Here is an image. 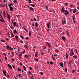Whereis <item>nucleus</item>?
Returning a JSON list of instances; mask_svg holds the SVG:
<instances>
[{
    "instance_id": "nucleus-9",
    "label": "nucleus",
    "mask_w": 79,
    "mask_h": 79,
    "mask_svg": "<svg viewBox=\"0 0 79 79\" xmlns=\"http://www.w3.org/2000/svg\"><path fill=\"white\" fill-rule=\"evenodd\" d=\"M9 8H10V11H13V7H9Z\"/></svg>"
},
{
    "instance_id": "nucleus-57",
    "label": "nucleus",
    "mask_w": 79,
    "mask_h": 79,
    "mask_svg": "<svg viewBox=\"0 0 79 79\" xmlns=\"http://www.w3.org/2000/svg\"><path fill=\"white\" fill-rule=\"evenodd\" d=\"M71 54L73 55H74V52H71Z\"/></svg>"
},
{
    "instance_id": "nucleus-6",
    "label": "nucleus",
    "mask_w": 79,
    "mask_h": 79,
    "mask_svg": "<svg viewBox=\"0 0 79 79\" xmlns=\"http://www.w3.org/2000/svg\"><path fill=\"white\" fill-rule=\"evenodd\" d=\"M2 72L3 73L4 75L5 76H6V71L5 70L4 71V70H3Z\"/></svg>"
},
{
    "instance_id": "nucleus-39",
    "label": "nucleus",
    "mask_w": 79,
    "mask_h": 79,
    "mask_svg": "<svg viewBox=\"0 0 79 79\" xmlns=\"http://www.w3.org/2000/svg\"><path fill=\"white\" fill-rule=\"evenodd\" d=\"M40 73L41 75L42 76V75H43V72H40Z\"/></svg>"
},
{
    "instance_id": "nucleus-55",
    "label": "nucleus",
    "mask_w": 79,
    "mask_h": 79,
    "mask_svg": "<svg viewBox=\"0 0 79 79\" xmlns=\"http://www.w3.org/2000/svg\"><path fill=\"white\" fill-rule=\"evenodd\" d=\"M34 21H37V20L35 19V18H34Z\"/></svg>"
},
{
    "instance_id": "nucleus-26",
    "label": "nucleus",
    "mask_w": 79,
    "mask_h": 79,
    "mask_svg": "<svg viewBox=\"0 0 79 79\" xmlns=\"http://www.w3.org/2000/svg\"><path fill=\"white\" fill-rule=\"evenodd\" d=\"M55 52H57V53H58L59 50L58 49H55Z\"/></svg>"
},
{
    "instance_id": "nucleus-31",
    "label": "nucleus",
    "mask_w": 79,
    "mask_h": 79,
    "mask_svg": "<svg viewBox=\"0 0 79 79\" xmlns=\"http://www.w3.org/2000/svg\"><path fill=\"white\" fill-rule=\"evenodd\" d=\"M31 32L29 31V36L31 37Z\"/></svg>"
},
{
    "instance_id": "nucleus-52",
    "label": "nucleus",
    "mask_w": 79,
    "mask_h": 79,
    "mask_svg": "<svg viewBox=\"0 0 79 79\" xmlns=\"http://www.w3.org/2000/svg\"><path fill=\"white\" fill-rule=\"evenodd\" d=\"M15 26L16 27H19V26H18V25H16H16H15Z\"/></svg>"
},
{
    "instance_id": "nucleus-21",
    "label": "nucleus",
    "mask_w": 79,
    "mask_h": 79,
    "mask_svg": "<svg viewBox=\"0 0 79 79\" xmlns=\"http://www.w3.org/2000/svg\"><path fill=\"white\" fill-rule=\"evenodd\" d=\"M48 47L49 48H50V47H51V46H52V45H50V43H48Z\"/></svg>"
},
{
    "instance_id": "nucleus-10",
    "label": "nucleus",
    "mask_w": 79,
    "mask_h": 79,
    "mask_svg": "<svg viewBox=\"0 0 79 79\" xmlns=\"http://www.w3.org/2000/svg\"><path fill=\"white\" fill-rule=\"evenodd\" d=\"M61 38L64 41H65V37L62 36L61 37Z\"/></svg>"
},
{
    "instance_id": "nucleus-33",
    "label": "nucleus",
    "mask_w": 79,
    "mask_h": 79,
    "mask_svg": "<svg viewBox=\"0 0 79 79\" xmlns=\"http://www.w3.org/2000/svg\"><path fill=\"white\" fill-rule=\"evenodd\" d=\"M1 41L2 42H5V40H1Z\"/></svg>"
},
{
    "instance_id": "nucleus-17",
    "label": "nucleus",
    "mask_w": 79,
    "mask_h": 79,
    "mask_svg": "<svg viewBox=\"0 0 79 79\" xmlns=\"http://www.w3.org/2000/svg\"><path fill=\"white\" fill-rule=\"evenodd\" d=\"M24 57L27 58H29V56L27 55H25Z\"/></svg>"
},
{
    "instance_id": "nucleus-51",
    "label": "nucleus",
    "mask_w": 79,
    "mask_h": 79,
    "mask_svg": "<svg viewBox=\"0 0 79 79\" xmlns=\"http://www.w3.org/2000/svg\"><path fill=\"white\" fill-rule=\"evenodd\" d=\"M3 15H4V16H5V11H4L3 12Z\"/></svg>"
},
{
    "instance_id": "nucleus-53",
    "label": "nucleus",
    "mask_w": 79,
    "mask_h": 79,
    "mask_svg": "<svg viewBox=\"0 0 79 79\" xmlns=\"http://www.w3.org/2000/svg\"><path fill=\"white\" fill-rule=\"evenodd\" d=\"M49 30H50V29L48 28L47 30V32H48V31H49Z\"/></svg>"
},
{
    "instance_id": "nucleus-24",
    "label": "nucleus",
    "mask_w": 79,
    "mask_h": 79,
    "mask_svg": "<svg viewBox=\"0 0 79 79\" xmlns=\"http://www.w3.org/2000/svg\"><path fill=\"white\" fill-rule=\"evenodd\" d=\"M17 71H21V69H20L19 67L18 68Z\"/></svg>"
},
{
    "instance_id": "nucleus-30",
    "label": "nucleus",
    "mask_w": 79,
    "mask_h": 79,
    "mask_svg": "<svg viewBox=\"0 0 79 79\" xmlns=\"http://www.w3.org/2000/svg\"><path fill=\"white\" fill-rule=\"evenodd\" d=\"M0 18H2V21H3V17H2V15H1V14H0Z\"/></svg>"
},
{
    "instance_id": "nucleus-7",
    "label": "nucleus",
    "mask_w": 79,
    "mask_h": 79,
    "mask_svg": "<svg viewBox=\"0 0 79 79\" xmlns=\"http://www.w3.org/2000/svg\"><path fill=\"white\" fill-rule=\"evenodd\" d=\"M7 66H8V67H9V68L10 69H12L13 68H12V67H11V66L10 65V64H8Z\"/></svg>"
},
{
    "instance_id": "nucleus-11",
    "label": "nucleus",
    "mask_w": 79,
    "mask_h": 79,
    "mask_svg": "<svg viewBox=\"0 0 79 79\" xmlns=\"http://www.w3.org/2000/svg\"><path fill=\"white\" fill-rule=\"evenodd\" d=\"M72 18H73V21H74L75 18H76V17H75V15H73L72 16Z\"/></svg>"
},
{
    "instance_id": "nucleus-46",
    "label": "nucleus",
    "mask_w": 79,
    "mask_h": 79,
    "mask_svg": "<svg viewBox=\"0 0 79 79\" xmlns=\"http://www.w3.org/2000/svg\"><path fill=\"white\" fill-rule=\"evenodd\" d=\"M20 42H21L22 44H23V41L22 40H21L20 41Z\"/></svg>"
},
{
    "instance_id": "nucleus-49",
    "label": "nucleus",
    "mask_w": 79,
    "mask_h": 79,
    "mask_svg": "<svg viewBox=\"0 0 79 79\" xmlns=\"http://www.w3.org/2000/svg\"><path fill=\"white\" fill-rule=\"evenodd\" d=\"M28 73H29V74H31V72L30 71H28Z\"/></svg>"
},
{
    "instance_id": "nucleus-47",
    "label": "nucleus",
    "mask_w": 79,
    "mask_h": 79,
    "mask_svg": "<svg viewBox=\"0 0 79 79\" xmlns=\"http://www.w3.org/2000/svg\"><path fill=\"white\" fill-rule=\"evenodd\" d=\"M11 53H12V55H13V56H14V52H11Z\"/></svg>"
},
{
    "instance_id": "nucleus-45",
    "label": "nucleus",
    "mask_w": 79,
    "mask_h": 79,
    "mask_svg": "<svg viewBox=\"0 0 79 79\" xmlns=\"http://www.w3.org/2000/svg\"><path fill=\"white\" fill-rule=\"evenodd\" d=\"M53 62H50V64H53Z\"/></svg>"
},
{
    "instance_id": "nucleus-64",
    "label": "nucleus",
    "mask_w": 79,
    "mask_h": 79,
    "mask_svg": "<svg viewBox=\"0 0 79 79\" xmlns=\"http://www.w3.org/2000/svg\"><path fill=\"white\" fill-rule=\"evenodd\" d=\"M77 5H79V1L77 2Z\"/></svg>"
},
{
    "instance_id": "nucleus-54",
    "label": "nucleus",
    "mask_w": 79,
    "mask_h": 79,
    "mask_svg": "<svg viewBox=\"0 0 79 79\" xmlns=\"http://www.w3.org/2000/svg\"><path fill=\"white\" fill-rule=\"evenodd\" d=\"M32 68L31 67H29V69L30 70H31L32 69Z\"/></svg>"
},
{
    "instance_id": "nucleus-20",
    "label": "nucleus",
    "mask_w": 79,
    "mask_h": 79,
    "mask_svg": "<svg viewBox=\"0 0 79 79\" xmlns=\"http://www.w3.org/2000/svg\"><path fill=\"white\" fill-rule=\"evenodd\" d=\"M23 69H24V71H26V67L24 66H23Z\"/></svg>"
},
{
    "instance_id": "nucleus-13",
    "label": "nucleus",
    "mask_w": 79,
    "mask_h": 79,
    "mask_svg": "<svg viewBox=\"0 0 79 79\" xmlns=\"http://www.w3.org/2000/svg\"><path fill=\"white\" fill-rule=\"evenodd\" d=\"M62 24L63 26H64V24H66V22H65V21L64 20V21H63L62 22Z\"/></svg>"
},
{
    "instance_id": "nucleus-19",
    "label": "nucleus",
    "mask_w": 79,
    "mask_h": 79,
    "mask_svg": "<svg viewBox=\"0 0 79 79\" xmlns=\"http://www.w3.org/2000/svg\"><path fill=\"white\" fill-rule=\"evenodd\" d=\"M23 47L27 49V48H28V45H26L25 46H24Z\"/></svg>"
},
{
    "instance_id": "nucleus-43",
    "label": "nucleus",
    "mask_w": 79,
    "mask_h": 79,
    "mask_svg": "<svg viewBox=\"0 0 79 79\" xmlns=\"http://www.w3.org/2000/svg\"><path fill=\"white\" fill-rule=\"evenodd\" d=\"M15 2H17V1L16 0H14L13 1V2L15 3Z\"/></svg>"
},
{
    "instance_id": "nucleus-2",
    "label": "nucleus",
    "mask_w": 79,
    "mask_h": 79,
    "mask_svg": "<svg viewBox=\"0 0 79 79\" xmlns=\"http://www.w3.org/2000/svg\"><path fill=\"white\" fill-rule=\"evenodd\" d=\"M73 13H76V12H77H77L76 13V14H78V13H79V11L77 10H76V9L75 8L74 9H73Z\"/></svg>"
},
{
    "instance_id": "nucleus-22",
    "label": "nucleus",
    "mask_w": 79,
    "mask_h": 79,
    "mask_svg": "<svg viewBox=\"0 0 79 79\" xmlns=\"http://www.w3.org/2000/svg\"><path fill=\"white\" fill-rule=\"evenodd\" d=\"M7 47H6V48L7 49H8V50H9V48H10V46H9V45H7Z\"/></svg>"
},
{
    "instance_id": "nucleus-38",
    "label": "nucleus",
    "mask_w": 79,
    "mask_h": 79,
    "mask_svg": "<svg viewBox=\"0 0 79 79\" xmlns=\"http://www.w3.org/2000/svg\"><path fill=\"white\" fill-rule=\"evenodd\" d=\"M74 73H75V71L73 70H72V74H74Z\"/></svg>"
},
{
    "instance_id": "nucleus-18",
    "label": "nucleus",
    "mask_w": 79,
    "mask_h": 79,
    "mask_svg": "<svg viewBox=\"0 0 79 79\" xmlns=\"http://www.w3.org/2000/svg\"><path fill=\"white\" fill-rule=\"evenodd\" d=\"M66 33L67 35H68V36H69V37H70V36H69V32H68V30L66 31Z\"/></svg>"
},
{
    "instance_id": "nucleus-34",
    "label": "nucleus",
    "mask_w": 79,
    "mask_h": 79,
    "mask_svg": "<svg viewBox=\"0 0 79 79\" xmlns=\"http://www.w3.org/2000/svg\"><path fill=\"white\" fill-rule=\"evenodd\" d=\"M34 61H37V62H38V59L36 58L35 60H34Z\"/></svg>"
},
{
    "instance_id": "nucleus-44",
    "label": "nucleus",
    "mask_w": 79,
    "mask_h": 79,
    "mask_svg": "<svg viewBox=\"0 0 79 79\" xmlns=\"http://www.w3.org/2000/svg\"><path fill=\"white\" fill-rule=\"evenodd\" d=\"M68 64L69 65L71 64V61H69V63H68Z\"/></svg>"
},
{
    "instance_id": "nucleus-4",
    "label": "nucleus",
    "mask_w": 79,
    "mask_h": 79,
    "mask_svg": "<svg viewBox=\"0 0 79 79\" xmlns=\"http://www.w3.org/2000/svg\"><path fill=\"white\" fill-rule=\"evenodd\" d=\"M7 18H8L9 20L10 21V18H11V17L10 16V15L8 13H7Z\"/></svg>"
},
{
    "instance_id": "nucleus-3",
    "label": "nucleus",
    "mask_w": 79,
    "mask_h": 79,
    "mask_svg": "<svg viewBox=\"0 0 79 79\" xmlns=\"http://www.w3.org/2000/svg\"><path fill=\"white\" fill-rule=\"evenodd\" d=\"M65 10H65V8H64V7H62L61 8V13H64Z\"/></svg>"
},
{
    "instance_id": "nucleus-41",
    "label": "nucleus",
    "mask_w": 79,
    "mask_h": 79,
    "mask_svg": "<svg viewBox=\"0 0 79 79\" xmlns=\"http://www.w3.org/2000/svg\"><path fill=\"white\" fill-rule=\"evenodd\" d=\"M26 40H28L29 39V37H26L25 38Z\"/></svg>"
},
{
    "instance_id": "nucleus-15",
    "label": "nucleus",
    "mask_w": 79,
    "mask_h": 79,
    "mask_svg": "<svg viewBox=\"0 0 79 79\" xmlns=\"http://www.w3.org/2000/svg\"><path fill=\"white\" fill-rule=\"evenodd\" d=\"M65 56L66 57V59H68V54L67 53H66L65 54Z\"/></svg>"
},
{
    "instance_id": "nucleus-40",
    "label": "nucleus",
    "mask_w": 79,
    "mask_h": 79,
    "mask_svg": "<svg viewBox=\"0 0 79 79\" xmlns=\"http://www.w3.org/2000/svg\"><path fill=\"white\" fill-rule=\"evenodd\" d=\"M11 60L12 61H15V60H14V59L12 58L11 59Z\"/></svg>"
},
{
    "instance_id": "nucleus-12",
    "label": "nucleus",
    "mask_w": 79,
    "mask_h": 79,
    "mask_svg": "<svg viewBox=\"0 0 79 79\" xmlns=\"http://www.w3.org/2000/svg\"><path fill=\"white\" fill-rule=\"evenodd\" d=\"M60 66L62 68H63V62H62L60 64Z\"/></svg>"
},
{
    "instance_id": "nucleus-50",
    "label": "nucleus",
    "mask_w": 79,
    "mask_h": 79,
    "mask_svg": "<svg viewBox=\"0 0 79 79\" xmlns=\"http://www.w3.org/2000/svg\"><path fill=\"white\" fill-rule=\"evenodd\" d=\"M75 52H76V53H77V49H76L75 50Z\"/></svg>"
},
{
    "instance_id": "nucleus-56",
    "label": "nucleus",
    "mask_w": 79,
    "mask_h": 79,
    "mask_svg": "<svg viewBox=\"0 0 79 79\" xmlns=\"http://www.w3.org/2000/svg\"><path fill=\"white\" fill-rule=\"evenodd\" d=\"M29 3H31V0H29Z\"/></svg>"
},
{
    "instance_id": "nucleus-32",
    "label": "nucleus",
    "mask_w": 79,
    "mask_h": 79,
    "mask_svg": "<svg viewBox=\"0 0 79 79\" xmlns=\"http://www.w3.org/2000/svg\"><path fill=\"white\" fill-rule=\"evenodd\" d=\"M9 48H10V50H13V49L11 47H10Z\"/></svg>"
},
{
    "instance_id": "nucleus-36",
    "label": "nucleus",
    "mask_w": 79,
    "mask_h": 79,
    "mask_svg": "<svg viewBox=\"0 0 79 79\" xmlns=\"http://www.w3.org/2000/svg\"><path fill=\"white\" fill-rule=\"evenodd\" d=\"M8 6H9V8L10 7H12V6H11V3H10V4H8Z\"/></svg>"
},
{
    "instance_id": "nucleus-28",
    "label": "nucleus",
    "mask_w": 79,
    "mask_h": 79,
    "mask_svg": "<svg viewBox=\"0 0 79 79\" xmlns=\"http://www.w3.org/2000/svg\"><path fill=\"white\" fill-rule=\"evenodd\" d=\"M20 37L22 39H24V37H23V36H22V35H20Z\"/></svg>"
},
{
    "instance_id": "nucleus-16",
    "label": "nucleus",
    "mask_w": 79,
    "mask_h": 79,
    "mask_svg": "<svg viewBox=\"0 0 79 79\" xmlns=\"http://www.w3.org/2000/svg\"><path fill=\"white\" fill-rule=\"evenodd\" d=\"M73 57L74 58H77V56L76 55H75V56H73Z\"/></svg>"
},
{
    "instance_id": "nucleus-8",
    "label": "nucleus",
    "mask_w": 79,
    "mask_h": 79,
    "mask_svg": "<svg viewBox=\"0 0 79 79\" xmlns=\"http://www.w3.org/2000/svg\"><path fill=\"white\" fill-rule=\"evenodd\" d=\"M50 22L48 23H47V27H48V29H50Z\"/></svg>"
},
{
    "instance_id": "nucleus-48",
    "label": "nucleus",
    "mask_w": 79,
    "mask_h": 79,
    "mask_svg": "<svg viewBox=\"0 0 79 79\" xmlns=\"http://www.w3.org/2000/svg\"><path fill=\"white\" fill-rule=\"evenodd\" d=\"M5 60H7V57H6V56H5Z\"/></svg>"
},
{
    "instance_id": "nucleus-25",
    "label": "nucleus",
    "mask_w": 79,
    "mask_h": 79,
    "mask_svg": "<svg viewBox=\"0 0 79 79\" xmlns=\"http://www.w3.org/2000/svg\"><path fill=\"white\" fill-rule=\"evenodd\" d=\"M15 37L16 39H17V40H18L19 38H18V37L17 35H16L15 36Z\"/></svg>"
},
{
    "instance_id": "nucleus-63",
    "label": "nucleus",
    "mask_w": 79,
    "mask_h": 79,
    "mask_svg": "<svg viewBox=\"0 0 79 79\" xmlns=\"http://www.w3.org/2000/svg\"><path fill=\"white\" fill-rule=\"evenodd\" d=\"M10 27L11 28V29H12V30H13V28L12 27H11V26H10Z\"/></svg>"
},
{
    "instance_id": "nucleus-59",
    "label": "nucleus",
    "mask_w": 79,
    "mask_h": 79,
    "mask_svg": "<svg viewBox=\"0 0 79 79\" xmlns=\"http://www.w3.org/2000/svg\"><path fill=\"white\" fill-rule=\"evenodd\" d=\"M0 21H1V22H2V23H3V20H2L1 19H0Z\"/></svg>"
},
{
    "instance_id": "nucleus-5",
    "label": "nucleus",
    "mask_w": 79,
    "mask_h": 79,
    "mask_svg": "<svg viewBox=\"0 0 79 79\" xmlns=\"http://www.w3.org/2000/svg\"><path fill=\"white\" fill-rule=\"evenodd\" d=\"M39 26V24H38L36 22L35 24V26L36 27H38V26Z\"/></svg>"
},
{
    "instance_id": "nucleus-42",
    "label": "nucleus",
    "mask_w": 79,
    "mask_h": 79,
    "mask_svg": "<svg viewBox=\"0 0 79 79\" xmlns=\"http://www.w3.org/2000/svg\"><path fill=\"white\" fill-rule=\"evenodd\" d=\"M48 6H47L46 7V10H48Z\"/></svg>"
},
{
    "instance_id": "nucleus-1",
    "label": "nucleus",
    "mask_w": 79,
    "mask_h": 79,
    "mask_svg": "<svg viewBox=\"0 0 79 79\" xmlns=\"http://www.w3.org/2000/svg\"><path fill=\"white\" fill-rule=\"evenodd\" d=\"M63 13H64V16H67V15H68L69 14V11L65 10Z\"/></svg>"
},
{
    "instance_id": "nucleus-27",
    "label": "nucleus",
    "mask_w": 79,
    "mask_h": 79,
    "mask_svg": "<svg viewBox=\"0 0 79 79\" xmlns=\"http://www.w3.org/2000/svg\"><path fill=\"white\" fill-rule=\"evenodd\" d=\"M30 5L32 6V7H34L35 6V5L33 4H31Z\"/></svg>"
},
{
    "instance_id": "nucleus-23",
    "label": "nucleus",
    "mask_w": 79,
    "mask_h": 79,
    "mask_svg": "<svg viewBox=\"0 0 79 79\" xmlns=\"http://www.w3.org/2000/svg\"><path fill=\"white\" fill-rule=\"evenodd\" d=\"M14 33L15 34H17V31H16V29L14 31Z\"/></svg>"
},
{
    "instance_id": "nucleus-29",
    "label": "nucleus",
    "mask_w": 79,
    "mask_h": 79,
    "mask_svg": "<svg viewBox=\"0 0 79 79\" xmlns=\"http://www.w3.org/2000/svg\"><path fill=\"white\" fill-rule=\"evenodd\" d=\"M23 29L25 30V31H26V32H28V31H27V29H26V28L23 27Z\"/></svg>"
},
{
    "instance_id": "nucleus-61",
    "label": "nucleus",
    "mask_w": 79,
    "mask_h": 79,
    "mask_svg": "<svg viewBox=\"0 0 79 79\" xmlns=\"http://www.w3.org/2000/svg\"><path fill=\"white\" fill-rule=\"evenodd\" d=\"M18 52H19V47H18Z\"/></svg>"
},
{
    "instance_id": "nucleus-60",
    "label": "nucleus",
    "mask_w": 79,
    "mask_h": 79,
    "mask_svg": "<svg viewBox=\"0 0 79 79\" xmlns=\"http://www.w3.org/2000/svg\"><path fill=\"white\" fill-rule=\"evenodd\" d=\"M65 72H67V68H66L65 70Z\"/></svg>"
},
{
    "instance_id": "nucleus-62",
    "label": "nucleus",
    "mask_w": 79,
    "mask_h": 79,
    "mask_svg": "<svg viewBox=\"0 0 79 79\" xmlns=\"http://www.w3.org/2000/svg\"><path fill=\"white\" fill-rule=\"evenodd\" d=\"M54 56H57V54H54Z\"/></svg>"
},
{
    "instance_id": "nucleus-37",
    "label": "nucleus",
    "mask_w": 79,
    "mask_h": 79,
    "mask_svg": "<svg viewBox=\"0 0 79 79\" xmlns=\"http://www.w3.org/2000/svg\"><path fill=\"white\" fill-rule=\"evenodd\" d=\"M30 10H32L33 9V8L31 7H30Z\"/></svg>"
},
{
    "instance_id": "nucleus-58",
    "label": "nucleus",
    "mask_w": 79,
    "mask_h": 79,
    "mask_svg": "<svg viewBox=\"0 0 79 79\" xmlns=\"http://www.w3.org/2000/svg\"><path fill=\"white\" fill-rule=\"evenodd\" d=\"M64 5H65V6H67V5H68V3H64Z\"/></svg>"
},
{
    "instance_id": "nucleus-14",
    "label": "nucleus",
    "mask_w": 79,
    "mask_h": 79,
    "mask_svg": "<svg viewBox=\"0 0 79 79\" xmlns=\"http://www.w3.org/2000/svg\"><path fill=\"white\" fill-rule=\"evenodd\" d=\"M16 22H15L13 23V25L14 27L16 26Z\"/></svg>"
},
{
    "instance_id": "nucleus-35",
    "label": "nucleus",
    "mask_w": 79,
    "mask_h": 79,
    "mask_svg": "<svg viewBox=\"0 0 79 79\" xmlns=\"http://www.w3.org/2000/svg\"><path fill=\"white\" fill-rule=\"evenodd\" d=\"M11 38L13 37H14V35L13 34V33H11Z\"/></svg>"
}]
</instances>
